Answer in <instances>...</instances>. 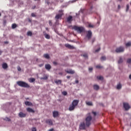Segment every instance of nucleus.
I'll return each mask as SVG.
<instances>
[{
	"instance_id": "obj_1",
	"label": "nucleus",
	"mask_w": 131,
	"mask_h": 131,
	"mask_svg": "<svg viewBox=\"0 0 131 131\" xmlns=\"http://www.w3.org/2000/svg\"><path fill=\"white\" fill-rule=\"evenodd\" d=\"M78 103H79V100H74L72 104H71L69 107V111H74V109L76 108V106L78 105Z\"/></svg>"
},
{
	"instance_id": "obj_2",
	"label": "nucleus",
	"mask_w": 131,
	"mask_h": 131,
	"mask_svg": "<svg viewBox=\"0 0 131 131\" xmlns=\"http://www.w3.org/2000/svg\"><path fill=\"white\" fill-rule=\"evenodd\" d=\"M88 6H89L90 9L86 10V11L83 10V14H85V15H90V14H92L93 11V2L89 1L88 2Z\"/></svg>"
},
{
	"instance_id": "obj_3",
	"label": "nucleus",
	"mask_w": 131,
	"mask_h": 131,
	"mask_svg": "<svg viewBox=\"0 0 131 131\" xmlns=\"http://www.w3.org/2000/svg\"><path fill=\"white\" fill-rule=\"evenodd\" d=\"M17 85H18L19 86H21V88H30V86L28 84V83L22 81H18L16 82Z\"/></svg>"
},
{
	"instance_id": "obj_4",
	"label": "nucleus",
	"mask_w": 131,
	"mask_h": 131,
	"mask_svg": "<svg viewBox=\"0 0 131 131\" xmlns=\"http://www.w3.org/2000/svg\"><path fill=\"white\" fill-rule=\"evenodd\" d=\"M72 29L75 30V31H77L78 33H81L82 32V27H77L76 26H73L72 27Z\"/></svg>"
},
{
	"instance_id": "obj_5",
	"label": "nucleus",
	"mask_w": 131,
	"mask_h": 131,
	"mask_svg": "<svg viewBox=\"0 0 131 131\" xmlns=\"http://www.w3.org/2000/svg\"><path fill=\"white\" fill-rule=\"evenodd\" d=\"M92 116H88L86 119H85V121H86V126L87 127H89L90 125H91V121H92Z\"/></svg>"
},
{
	"instance_id": "obj_6",
	"label": "nucleus",
	"mask_w": 131,
	"mask_h": 131,
	"mask_svg": "<svg viewBox=\"0 0 131 131\" xmlns=\"http://www.w3.org/2000/svg\"><path fill=\"white\" fill-rule=\"evenodd\" d=\"M92 35L93 33H92V31L89 30L86 31V37L88 38V40H90V38H92Z\"/></svg>"
},
{
	"instance_id": "obj_7",
	"label": "nucleus",
	"mask_w": 131,
	"mask_h": 131,
	"mask_svg": "<svg viewBox=\"0 0 131 131\" xmlns=\"http://www.w3.org/2000/svg\"><path fill=\"white\" fill-rule=\"evenodd\" d=\"M124 51V48L122 47H120L119 48H118L116 50V53H122V52Z\"/></svg>"
},
{
	"instance_id": "obj_8",
	"label": "nucleus",
	"mask_w": 131,
	"mask_h": 131,
	"mask_svg": "<svg viewBox=\"0 0 131 131\" xmlns=\"http://www.w3.org/2000/svg\"><path fill=\"white\" fill-rule=\"evenodd\" d=\"M123 107L125 109V110L127 111L129 110V108H130V106L128 104V103L126 102H124L123 103Z\"/></svg>"
},
{
	"instance_id": "obj_9",
	"label": "nucleus",
	"mask_w": 131,
	"mask_h": 131,
	"mask_svg": "<svg viewBox=\"0 0 131 131\" xmlns=\"http://www.w3.org/2000/svg\"><path fill=\"white\" fill-rule=\"evenodd\" d=\"M65 47L68 48V49H70V50H73L74 49V46H71L68 43L65 44Z\"/></svg>"
},
{
	"instance_id": "obj_10",
	"label": "nucleus",
	"mask_w": 131,
	"mask_h": 131,
	"mask_svg": "<svg viewBox=\"0 0 131 131\" xmlns=\"http://www.w3.org/2000/svg\"><path fill=\"white\" fill-rule=\"evenodd\" d=\"M45 122L49 125H53V121H52L51 119L46 120Z\"/></svg>"
},
{
	"instance_id": "obj_11",
	"label": "nucleus",
	"mask_w": 131,
	"mask_h": 131,
	"mask_svg": "<svg viewBox=\"0 0 131 131\" xmlns=\"http://www.w3.org/2000/svg\"><path fill=\"white\" fill-rule=\"evenodd\" d=\"M19 117H20V118H23L24 117H26V114H24L22 112H19L18 114Z\"/></svg>"
},
{
	"instance_id": "obj_12",
	"label": "nucleus",
	"mask_w": 131,
	"mask_h": 131,
	"mask_svg": "<svg viewBox=\"0 0 131 131\" xmlns=\"http://www.w3.org/2000/svg\"><path fill=\"white\" fill-rule=\"evenodd\" d=\"M65 72H67V73H69V74H74V73H75L74 71L72 70H66Z\"/></svg>"
},
{
	"instance_id": "obj_13",
	"label": "nucleus",
	"mask_w": 131,
	"mask_h": 131,
	"mask_svg": "<svg viewBox=\"0 0 131 131\" xmlns=\"http://www.w3.org/2000/svg\"><path fill=\"white\" fill-rule=\"evenodd\" d=\"M59 115V112L57 111H54L53 112V116L54 118L58 117V116Z\"/></svg>"
},
{
	"instance_id": "obj_14",
	"label": "nucleus",
	"mask_w": 131,
	"mask_h": 131,
	"mask_svg": "<svg viewBox=\"0 0 131 131\" xmlns=\"http://www.w3.org/2000/svg\"><path fill=\"white\" fill-rule=\"evenodd\" d=\"M45 68L47 70H51L52 67H51V64H45Z\"/></svg>"
},
{
	"instance_id": "obj_15",
	"label": "nucleus",
	"mask_w": 131,
	"mask_h": 131,
	"mask_svg": "<svg viewBox=\"0 0 131 131\" xmlns=\"http://www.w3.org/2000/svg\"><path fill=\"white\" fill-rule=\"evenodd\" d=\"M27 111L28 112H31V113H34V110H33L32 108H30V107H28L27 108Z\"/></svg>"
},
{
	"instance_id": "obj_16",
	"label": "nucleus",
	"mask_w": 131,
	"mask_h": 131,
	"mask_svg": "<svg viewBox=\"0 0 131 131\" xmlns=\"http://www.w3.org/2000/svg\"><path fill=\"white\" fill-rule=\"evenodd\" d=\"M83 58L85 59V60H88V59H89V55H88V53H84L83 54Z\"/></svg>"
},
{
	"instance_id": "obj_17",
	"label": "nucleus",
	"mask_w": 131,
	"mask_h": 131,
	"mask_svg": "<svg viewBox=\"0 0 131 131\" xmlns=\"http://www.w3.org/2000/svg\"><path fill=\"white\" fill-rule=\"evenodd\" d=\"M94 90H95V91H98L100 89V86L97 84H95L93 85Z\"/></svg>"
},
{
	"instance_id": "obj_18",
	"label": "nucleus",
	"mask_w": 131,
	"mask_h": 131,
	"mask_svg": "<svg viewBox=\"0 0 131 131\" xmlns=\"http://www.w3.org/2000/svg\"><path fill=\"white\" fill-rule=\"evenodd\" d=\"M8 64L7 63H3L2 64V68L3 69H7L8 68Z\"/></svg>"
},
{
	"instance_id": "obj_19",
	"label": "nucleus",
	"mask_w": 131,
	"mask_h": 131,
	"mask_svg": "<svg viewBox=\"0 0 131 131\" xmlns=\"http://www.w3.org/2000/svg\"><path fill=\"white\" fill-rule=\"evenodd\" d=\"M71 21H72V16H69L68 18H67V21L69 23H71Z\"/></svg>"
},
{
	"instance_id": "obj_20",
	"label": "nucleus",
	"mask_w": 131,
	"mask_h": 131,
	"mask_svg": "<svg viewBox=\"0 0 131 131\" xmlns=\"http://www.w3.org/2000/svg\"><path fill=\"white\" fill-rule=\"evenodd\" d=\"M25 103V105H26V106H33L32 103L29 101H26Z\"/></svg>"
},
{
	"instance_id": "obj_21",
	"label": "nucleus",
	"mask_w": 131,
	"mask_h": 131,
	"mask_svg": "<svg viewBox=\"0 0 131 131\" xmlns=\"http://www.w3.org/2000/svg\"><path fill=\"white\" fill-rule=\"evenodd\" d=\"M54 81L56 84H61L62 83V80H55Z\"/></svg>"
},
{
	"instance_id": "obj_22",
	"label": "nucleus",
	"mask_w": 131,
	"mask_h": 131,
	"mask_svg": "<svg viewBox=\"0 0 131 131\" xmlns=\"http://www.w3.org/2000/svg\"><path fill=\"white\" fill-rule=\"evenodd\" d=\"M44 36L45 37V38H47V39H50V38H51V36H50V35L47 33L44 34Z\"/></svg>"
},
{
	"instance_id": "obj_23",
	"label": "nucleus",
	"mask_w": 131,
	"mask_h": 131,
	"mask_svg": "<svg viewBox=\"0 0 131 131\" xmlns=\"http://www.w3.org/2000/svg\"><path fill=\"white\" fill-rule=\"evenodd\" d=\"M29 82L32 83L35 81V79L34 78H30L29 79Z\"/></svg>"
},
{
	"instance_id": "obj_24",
	"label": "nucleus",
	"mask_w": 131,
	"mask_h": 131,
	"mask_svg": "<svg viewBox=\"0 0 131 131\" xmlns=\"http://www.w3.org/2000/svg\"><path fill=\"white\" fill-rule=\"evenodd\" d=\"M62 17V14H57L55 16V19H60Z\"/></svg>"
},
{
	"instance_id": "obj_25",
	"label": "nucleus",
	"mask_w": 131,
	"mask_h": 131,
	"mask_svg": "<svg viewBox=\"0 0 131 131\" xmlns=\"http://www.w3.org/2000/svg\"><path fill=\"white\" fill-rule=\"evenodd\" d=\"M49 78V76L45 75L43 77L41 78L40 79H43L44 80H47Z\"/></svg>"
},
{
	"instance_id": "obj_26",
	"label": "nucleus",
	"mask_w": 131,
	"mask_h": 131,
	"mask_svg": "<svg viewBox=\"0 0 131 131\" xmlns=\"http://www.w3.org/2000/svg\"><path fill=\"white\" fill-rule=\"evenodd\" d=\"M43 57L46 59H50V55L49 54H45L43 55Z\"/></svg>"
},
{
	"instance_id": "obj_27",
	"label": "nucleus",
	"mask_w": 131,
	"mask_h": 131,
	"mask_svg": "<svg viewBox=\"0 0 131 131\" xmlns=\"http://www.w3.org/2000/svg\"><path fill=\"white\" fill-rule=\"evenodd\" d=\"M17 28V25L16 24H13L12 25V29H15V28Z\"/></svg>"
},
{
	"instance_id": "obj_28",
	"label": "nucleus",
	"mask_w": 131,
	"mask_h": 131,
	"mask_svg": "<svg viewBox=\"0 0 131 131\" xmlns=\"http://www.w3.org/2000/svg\"><path fill=\"white\" fill-rule=\"evenodd\" d=\"M97 79H99V80H103L104 79V78L103 77L99 76L97 77Z\"/></svg>"
},
{
	"instance_id": "obj_29",
	"label": "nucleus",
	"mask_w": 131,
	"mask_h": 131,
	"mask_svg": "<svg viewBox=\"0 0 131 131\" xmlns=\"http://www.w3.org/2000/svg\"><path fill=\"white\" fill-rule=\"evenodd\" d=\"M121 88H122L121 84H118L117 85V90H120V89H121Z\"/></svg>"
},
{
	"instance_id": "obj_30",
	"label": "nucleus",
	"mask_w": 131,
	"mask_h": 131,
	"mask_svg": "<svg viewBox=\"0 0 131 131\" xmlns=\"http://www.w3.org/2000/svg\"><path fill=\"white\" fill-rule=\"evenodd\" d=\"M122 62H123V60H122V58L121 57H120V59L118 61V63L121 64V63H122Z\"/></svg>"
},
{
	"instance_id": "obj_31",
	"label": "nucleus",
	"mask_w": 131,
	"mask_h": 131,
	"mask_svg": "<svg viewBox=\"0 0 131 131\" xmlns=\"http://www.w3.org/2000/svg\"><path fill=\"white\" fill-rule=\"evenodd\" d=\"M86 105H88V106H92L93 103L92 102H86Z\"/></svg>"
},
{
	"instance_id": "obj_32",
	"label": "nucleus",
	"mask_w": 131,
	"mask_h": 131,
	"mask_svg": "<svg viewBox=\"0 0 131 131\" xmlns=\"http://www.w3.org/2000/svg\"><path fill=\"white\" fill-rule=\"evenodd\" d=\"M126 47H130L131 46V42L129 41L125 45Z\"/></svg>"
},
{
	"instance_id": "obj_33",
	"label": "nucleus",
	"mask_w": 131,
	"mask_h": 131,
	"mask_svg": "<svg viewBox=\"0 0 131 131\" xmlns=\"http://www.w3.org/2000/svg\"><path fill=\"white\" fill-rule=\"evenodd\" d=\"M27 35H28V36H32V32H31V31L28 32H27Z\"/></svg>"
},
{
	"instance_id": "obj_34",
	"label": "nucleus",
	"mask_w": 131,
	"mask_h": 131,
	"mask_svg": "<svg viewBox=\"0 0 131 131\" xmlns=\"http://www.w3.org/2000/svg\"><path fill=\"white\" fill-rule=\"evenodd\" d=\"M100 59L101 61H105L106 60V57L102 56Z\"/></svg>"
},
{
	"instance_id": "obj_35",
	"label": "nucleus",
	"mask_w": 131,
	"mask_h": 131,
	"mask_svg": "<svg viewBox=\"0 0 131 131\" xmlns=\"http://www.w3.org/2000/svg\"><path fill=\"white\" fill-rule=\"evenodd\" d=\"M127 63H128V64H131V58H128L127 59Z\"/></svg>"
},
{
	"instance_id": "obj_36",
	"label": "nucleus",
	"mask_w": 131,
	"mask_h": 131,
	"mask_svg": "<svg viewBox=\"0 0 131 131\" xmlns=\"http://www.w3.org/2000/svg\"><path fill=\"white\" fill-rule=\"evenodd\" d=\"M96 67L97 69H101V68H103V67L100 65L96 66Z\"/></svg>"
},
{
	"instance_id": "obj_37",
	"label": "nucleus",
	"mask_w": 131,
	"mask_h": 131,
	"mask_svg": "<svg viewBox=\"0 0 131 131\" xmlns=\"http://www.w3.org/2000/svg\"><path fill=\"white\" fill-rule=\"evenodd\" d=\"M31 130L32 131H37V130L36 129V127H32Z\"/></svg>"
},
{
	"instance_id": "obj_38",
	"label": "nucleus",
	"mask_w": 131,
	"mask_h": 131,
	"mask_svg": "<svg viewBox=\"0 0 131 131\" xmlns=\"http://www.w3.org/2000/svg\"><path fill=\"white\" fill-rule=\"evenodd\" d=\"M49 24L50 26H53V23L52 22V20L49 21Z\"/></svg>"
},
{
	"instance_id": "obj_39",
	"label": "nucleus",
	"mask_w": 131,
	"mask_h": 131,
	"mask_svg": "<svg viewBox=\"0 0 131 131\" xmlns=\"http://www.w3.org/2000/svg\"><path fill=\"white\" fill-rule=\"evenodd\" d=\"M82 129H85V124L84 123H82Z\"/></svg>"
},
{
	"instance_id": "obj_40",
	"label": "nucleus",
	"mask_w": 131,
	"mask_h": 131,
	"mask_svg": "<svg viewBox=\"0 0 131 131\" xmlns=\"http://www.w3.org/2000/svg\"><path fill=\"white\" fill-rule=\"evenodd\" d=\"M89 27H90V28H94V25L90 24L88 26Z\"/></svg>"
},
{
	"instance_id": "obj_41",
	"label": "nucleus",
	"mask_w": 131,
	"mask_h": 131,
	"mask_svg": "<svg viewBox=\"0 0 131 131\" xmlns=\"http://www.w3.org/2000/svg\"><path fill=\"white\" fill-rule=\"evenodd\" d=\"M62 95H63V96H66V95H67V92H66V91H63V92H62Z\"/></svg>"
},
{
	"instance_id": "obj_42",
	"label": "nucleus",
	"mask_w": 131,
	"mask_h": 131,
	"mask_svg": "<svg viewBox=\"0 0 131 131\" xmlns=\"http://www.w3.org/2000/svg\"><path fill=\"white\" fill-rule=\"evenodd\" d=\"M128 10H129V5H126V12H127V11H128Z\"/></svg>"
},
{
	"instance_id": "obj_43",
	"label": "nucleus",
	"mask_w": 131,
	"mask_h": 131,
	"mask_svg": "<svg viewBox=\"0 0 131 131\" xmlns=\"http://www.w3.org/2000/svg\"><path fill=\"white\" fill-rule=\"evenodd\" d=\"M101 48H98L97 50H95V53H98V52H100Z\"/></svg>"
},
{
	"instance_id": "obj_44",
	"label": "nucleus",
	"mask_w": 131,
	"mask_h": 131,
	"mask_svg": "<svg viewBox=\"0 0 131 131\" xmlns=\"http://www.w3.org/2000/svg\"><path fill=\"white\" fill-rule=\"evenodd\" d=\"M53 65H58V62H57L56 61H53Z\"/></svg>"
},
{
	"instance_id": "obj_45",
	"label": "nucleus",
	"mask_w": 131,
	"mask_h": 131,
	"mask_svg": "<svg viewBox=\"0 0 131 131\" xmlns=\"http://www.w3.org/2000/svg\"><path fill=\"white\" fill-rule=\"evenodd\" d=\"M31 16L32 17H36V15H35V14L33 13H31Z\"/></svg>"
},
{
	"instance_id": "obj_46",
	"label": "nucleus",
	"mask_w": 131,
	"mask_h": 131,
	"mask_svg": "<svg viewBox=\"0 0 131 131\" xmlns=\"http://www.w3.org/2000/svg\"><path fill=\"white\" fill-rule=\"evenodd\" d=\"M93 115H94V116H96V115H97V113L95 112H92Z\"/></svg>"
},
{
	"instance_id": "obj_47",
	"label": "nucleus",
	"mask_w": 131,
	"mask_h": 131,
	"mask_svg": "<svg viewBox=\"0 0 131 131\" xmlns=\"http://www.w3.org/2000/svg\"><path fill=\"white\" fill-rule=\"evenodd\" d=\"M80 128L81 129L82 128V123H81L80 124Z\"/></svg>"
},
{
	"instance_id": "obj_48",
	"label": "nucleus",
	"mask_w": 131,
	"mask_h": 131,
	"mask_svg": "<svg viewBox=\"0 0 131 131\" xmlns=\"http://www.w3.org/2000/svg\"><path fill=\"white\" fill-rule=\"evenodd\" d=\"M17 70H18V71H21V68H20V67H18L17 68Z\"/></svg>"
},
{
	"instance_id": "obj_49",
	"label": "nucleus",
	"mask_w": 131,
	"mask_h": 131,
	"mask_svg": "<svg viewBox=\"0 0 131 131\" xmlns=\"http://www.w3.org/2000/svg\"><path fill=\"white\" fill-rule=\"evenodd\" d=\"M89 71H93V68H89Z\"/></svg>"
},
{
	"instance_id": "obj_50",
	"label": "nucleus",
	"mask_w": 131,
	"mask_h": 131,
	"mask_svg": "<svg viewBox=\"0 0 131 131\" xmlns=\"http://www.w3.org/2000/svg\"><path fill=\"white\" fill-rule=\"evenodd\" d=\"M58 74L59 75H63V73H62V72H60V73H58Z\"/></svg>"
},
{
	"instance_id": "obj_51",
	"label": "nucleus",
	"mask_w": 131,
	"mask_h": 131,
	"mask_svg": "<svg viewBox=\"0 0 131 131\" xmlns=\"http://www.w3.org/2000/svg\"><path fill=\"white\" fill-rule=\"evenodd\" d=\"M48 131H54V128H51Z\"/></svg>"
},
{
	"instance_id": "obj_52",
	"label": "nucleus",
	"mask_w": 131,
	"mask_h": 131,
	"mask_svg": "<svg viewBox=\"0 0 131 131\" xmlns=\"http://www.w3.org/2000/svg\"><path fill=\"white\" fill-rule=\"evenodd\" d=\"M35 8H36V6H33V7L32 8V9L33 10H34V9H35Z\"/></svg>"
},
{
	"instance_id": "obj_53",
	"label": "nucleus",
	"mask_w": 131,
	"mask_h": 131,
	"mask_svg": "<svg viewBox=\"0 0 131 131\" xmlns=\"http://www.w3.org/2000/svg\"><path fill=\"white\" fill-rule=\"evenodd\" d=\"M67 78H68V79H69V78H70V76H67Z\"/></svg>"
},
{
	"instance_id": "obj_54",
	"label": "nucleus",
	"mask_w": 131,
	"mask_h": 131,
	"mask_svg": "<svg viewBox=\"0 0 131 131\" xmlns=\"http://www.w3.org/2000/svg\"><path fill=\"white\" fill-rule=\"evenodd\" d=\"M7 119L8 121H10L11 120V119H10L9 118H7Z\"/></svg>"
},
{
	"instance_id": "obj_55",
	"label": "nucleus",
	"mask_w": 131,
	"mask_h": 131,
	"mask_svg": "<svg viewBox=\"0 0 131 131\" xmlns=\"http://www.w3.org/2000/svg\"><path fill=\"white\" fill-rule=\"evenodd\" d=\"M2 53H3V51H0V56H1V55H2Z\"/></svg>"
},
{
	"instance_id": "obj_56",
	"label": "nucleus",
	"mask_w": 131,
	"mask_h": 131,
	"mask_svg": "<svg viewBox=\"0 0 131 131\" xmlns=\"http://www.w3.org/2000/svg\"><path fill=\"white\" fill-rule=\"evenodd\" d=\"M118 9H120V5L118 6Z\"/></svg>"
},
{
	"instance_id": "obj_57",
	"label": "nucleus",
	"mask_w": 131,
	"mask_h": 131,
	"mask_svg": "<svg viewBox=\"0 0 131 131\" xmlns=\"http://www.w3.org/2000/svg\"><path fill=\"white\" fill-rule=\"evenodd\" d=\"M82 32H84V29L82 28Z\"/></svg>"
},
{
	"instance_id": "obj_58",
	"label": "nucleus",
	"mask_w": 131,
	"mask_h": 131,
	"mask_svg": "<svg viewBox=\"0 0 131 131\" xmlns=\"http://www.w3.org/2000/svg\"><path fill=\"white\" fill-rule=\"evenodd\" d=\"M129 79H131V74L129 76Z\"/></svg>"
},
{
	"instance_id": "obj_59",
	"label": "nucleus",
	"mask_w": 131,
	"mask_h": 131,
	"mask_svg": "<svg viewBox=\"0 0 131 131\" xmlns=\"http://www.w3.org/2000/svg\"><path fill=\"white\" fill-rule=\"evenodd\" d=\"M76 1H77V0H73V3H75V2H76Z\"/></svg>"
},
{
	"instance_id": "obj_60",
	"label": "nucleus",
	"mask_w": 131,
	"mask_h": 131,
	"mask_svg": "<svg viewBox=\"0 0 131 131\" xmlns=\"http://www.w3.org/2000/svg\"><path fill=\"white\" fill-rule=\"evenodd\" d=\"M76 83H78V80H76Z\"/></svg>"
},
{
	"instance_id": "obj_61",
	"label": "nucleus",
	"mask_w": 131,
	"mask_h": 131,
	"mask_svg": "<svg viewBox=\"0 0 131 131\" xmlns=\"http://www.w3.org/2000/svg\"><path fill=\"white\" fill-rule=\"evenodd\" d=\"M5 43H9V42H8V41H5Z\"/></svg>"
},
{
	"instance_id": "obj_62",
	"label": "nucleus",
	"mask_w": 131,
	"mask_h": 131,
	"mask_svg": "<svg viewBox=\"0 0 131 131\" xmlns=\"http://www.w3.org/2000/svg\"><path fill=\"white\" fill-rule=\"evenodd\" d=\"M4 23H7V21H6V20H4Z\"/></svg>"
},
{
	"instance_id": "obj_63",
	"label": "nucleus",
	"mask_w": 131,
	"mask_h": 131,
	"mask_svg": "<svg viewBox=\"0 0 131 131\" xmlns=\"http://www.w3.org/2000/svg\"><path fill=\"white\" fill-rule=\"evenodd\" d=\"M95 41V39L92 40V42H94Z\"/></svg>"
},
{
	"instance_id": "obj_64",
	"label": "nucleus",
	"mask_w": 131,
	"mask_h": 131,
	"mask_svg": "<svg viewBox=\"0 0 131 131\" xmlns=\"http://www.w3.org/2000/svg\"><path fill=\"white\" fill-rule=\"evenodd\" d=\"M29 22H31V20L29 19Z\"/></svg>"
}]
</instances>
